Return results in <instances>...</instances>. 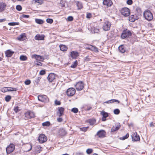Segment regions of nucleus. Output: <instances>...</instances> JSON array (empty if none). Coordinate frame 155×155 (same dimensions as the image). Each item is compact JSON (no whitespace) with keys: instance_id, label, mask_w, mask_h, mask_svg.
<instances>
[{"instance_id":"obj_55","label":"nucleus","mask_w":155,"mask_h":155,"mask_svg":"<svg viewBox=\"0 0 155 155\" xmlns=\"http://www.w3.org/2000/svg\"><path fill=\"white\" fill-rule=\"evenodd\" d=\"M40 79L41 78L38 77L36 79V80H35V81L36 82L37 84H38L39 82Z\"/></svg>"},{"instance_id":"obj_9","label":"nucleus","mask_w":155,"mask_h":155,"mask_svg":"<svg viewBox=\"0 0 155 155\" xmlns=\"http://www.w3.org/2000/svg\"><path fill=\"white\" fill-rule=\"evenodd\" d=\"M75 93V90L74 88H68L66 91V93L68 96H73Z\"/></svg>"},{"instance_id":"obj_37","label":"nucleus","mask_w":155,"mask_h":155,"mask_svg":"<svg viewBox=\"0 0 155 155\" xmlns=\"http://www.w3.org/2000/svg\"><path fill=\"white\" fill-rule=\"evenodd\" d=\"M50 123L49 121H46L43 123L42 125L43 126H48L50 125Z\"/></svg>"},{"instance_id":"obj_19","label":"nucleus","mask_w":155,"mask_h":155,"mask_svg":"<svg viewBox=\"0 0 155 155\" xmlns=\"http://www.w3.org/2000/svg\"><path fill=\"white\" fill-rule=\"evenodd\" d=\"M120 124H115V126H114L111 129V132H114L118 130L120 128Z\"/></svg>"},{"instance_id":"obj_12","label":"nucleus","mask_w":155,"mask_h":155,"mask_svg":"<svg viewBox=\"0 0 155 155\" xmlns=\"http://www.w3.org/2000/svg\"><path fill=\"white\" fill-rule=\"evenodd\" d=\"M55 78V75L54 73H50L48 76L47 79L50 82L53 81Z\"/></svg>"},{"instance_id":"obj_61","label":"nucleus","mask_w":155,"mask_h":155,"mask_svg":"<svg viewBox=\"0 0 155 155\" xmlns=\"http://www.w3.org/2000/svg\"><path fill=\"white\" fill-rule=\"evenodd\" d=\"M150 126L151 127H154V125L153 122H152L150 123Z\"/></svg>"},{"instance_id":"obj_18","label":"nucleus","mask_w":155,"mask_h":155,"mask_svg":"<svg viewBox=\"0 0 155 155\" xmlns=\"http://www.w3.org/2000/svg\"><path fill=\"white\" fill-rule=\"evenodd\" d=\"M103 4L107 6H110L112 4V2L111 0H104Z\"/></svg>"},{"instance_id":"obj_15","label":"nucleus","mask_w":155,"mask_h":155,"mask_svg":"<svg viewBox=\"0 0 155 155\" xmlns=\"http://www.w3.org/2000/svg\"><path fill=\"white\" fill-rule=\"evenodd\" d=\"M70 54L71 57L74 59H76L79 56L78 53L77 51H74L71 52Z\"/></svg>"},{"instance_id":"obj_20","label":"nucleus","mask_w":155,"mask_h":155,"mask_svg":"<svg viewBox=\"0 0 155 155\" xmlns=\"http://www.w3.org/2000/svg\"><path fill=\"white\" fill-rule=\"evenodd\" d=\"M6 5L4 3H0V12H3L6 7Z\"/></svg>"},{"instance_id":"obj_13","label":"nucleus","mask_w":155,"mask_h":155,"mask_svg":"<svg viewBox=\"0 0 155 155\" xmlns=\"http://www.w3.org/2000/svg\"><path fill=\"white\" fill-rule=\"evenodd\" d=\"M58 134L60 136H64L66 134L67 131L65 129L61 128L59 130Z\"/></svg>"},{"instance_id":"obj_62","label":"nucleus","mask_w":155,"mask_h":155,"mask_svg":"<svg viewBox=\"0 0 155 155\" xmlns=\"http://www.w3.org/2000/svg\"><path fill=\"white\" fill-rule=\"evenodd\" d=\"M87 129V128H82V130L83 131H86Z\"/></svg>"},{"instance_id":"obj_3","label":"nucleus","mask_w":155,"mask_h":155,"mask_svg":"<svg viewBox=\"0 0 155 155\" xmlns=\"http://www.w3.org/2000/svg\"><path fill=\"white\" fill-rule=\"evenodd\" d=\"M15 145L12 143H11L6 148V151L7 154H10L12 152L15 150Z\"/></svg>"},{"instance_id":"obj_60","label":"nucleus","mask_w":155,"mask_h":155,"mask_svg":"<svg viewBox=\"0 0 155 155\" xmlns=\"http://www.w3.org/2000/svg\"><path fill=\"white\" fill-rule=\"evenodd\" d=\"M92 109V107H87V108H86V111H89L90 110H91Z\"/></svg>"},{"instance_id":"obj_8","label":"nucleus","mask_w":155,"mask_h":155,"mask_svg":"<svg viewBox=\"0 0 155 155\" xmlns=\"http://www.w3.org/2000/svg\"><path fill=\"white\" fill-rule=\"evenodd\" d=\"M111 26V23L108 21H106L104 23L103 28L104 30L108 31L110 30Z\"/></svg>"},{"instance_id":"obj_26","label":"nucleus","mask_w":155,"mask_h":155,"mask_svg":"<svg viewBox=\"0 0 155 155\" xmlns=\"http://www.w3.org/2000/svg\"><path fill=\"white\" fill-rule=\"evenodd\" d=\"M41 147L40 145H38L36 146L35 148V151L36 153H39L41 151Z\"/></svg>"},{"instance_id":"obj_31","label":"nucleus","mask_w":155,"mask_h":155,"mask_svg":"<svg viewBox=\"0 0 155 155\" xmlns=\"http://www.w3.org/2000/svg\"><path fill=\"white\" fill-rule=\"evenodd\" d=\"M114 102H118V103H120V101H119L116 99H112L107 101L106 102H105V103H106L107 104H109L114 103Z\"/></svg>"},{"instance_id":"obj_54","label":"nucleus","mask_w":155,"mask_h":155,"mask_svg":"<svg viewBox=\"0 0 155 155\" xmlns=\"http://www.w3.org/2000/svg\"><path fill=\"white\" fill-rule=\"evenodd\" d=\"M54 102L55 104L56 105H60L61 104V102L60 101H58L57 100H56Z\"/></svg>"},{"instance_id":"obj_32","label":"nucleus","mask_w":155,"mask_h":155,"mask_svg":"<svg viewBox=\"0 0 155 155\" xmlns=\"http://www.w3.org/2000/svg\"><path fill=\"white\" fill-rule=\"evenodd\" d=\"M25 37V33H23L18 37V39L20 40H23L24 39V38Z\"/></svg>"},{"instance_id":"obj_33","label":"nucleus","mask_w":155,"mask_h":155,"mask_svg":"<svg viewBox=\"0 0 155 155\" xmlns=\"http://www.w3.org/2000/svg\"><path fill=\"white\" fill-rule=\"evenodd\" d=\"M136 11L137 13V15L138 16L141 15L142 13V11L140 8L137 7L136 9Z\"/></svg>"},{"instance_id":"obj_36","label":"nucleus","mask_w":155,"mask_h":155,"mask_svg":"<svg viewBox=\"0 0 155 155\" xmlns=\"http://www.w3.org/2000/svg\"><path fill=\"white\" fill-rule=\"evenodd\" d=\"M78 65V61H76L74 62L73 63L71 64V68H74L76 67Z\"/></svg>"},{"instance_id":"obj_25","label":"nucleus","mask_w":155,"mask_h":155,"mask_svg":"<svg viewBox=\"0 0 155 155\" xmlns=\"http://www.w3.org/2000/svg\"><path fill=\"white\" fill-rule=\"evenodd\" d=\"M137 19L136 15H132L129 18V21L131 22H133Z\"/></svg>"},{"instance_id":"obj_24","label":"nucleus","mask_w":155,"mask_h":155,"mask_svg":"<svg viewBox=\"0 0 155 155\" xmlns=\"http://www.w3.org/2000/svg\"><path fill=\"white\" fill-rule=\"evenodd\" d=\"M45 36L44 35H40L39 34H37L35 37V39L38 40H41L44 39Z\"/></svg>"},{"instance_id":"obj_1","label":"nucleus","mask_w":155,"mask_h":155,"mask_svg":"<svg viewBox=\"0 0 155 155\" xmlns=\"http://www.w3.org/2000/svg\"><path fill=\"white\" fill-rule=\"evenodd\" d=\"M143 15L144 18L148 21H151L153 18L152 14L149 10L145 11L143 12Z\"/></svg>"},{"instance_id":"obj_44","label":"nucleus","mask_w":155,"mask_h":155,"mask_svg":"<svg viewBox=\"0 0 155 155\" xmlns=\"http://www.w3.org/2000/svg\"><path fill=\"white\" fill-rule=\"evenodd\" d=\"M114 112L115 114H118L120 113V111L119 109H117L114 110Z\"/></svg>"},{"instance_id":"obj_35","label":"nucleus","mask_w":155,"mask_h":155,"mask_svg":"<svg viewBox=\"0 0 155 155\" xmlns=\"http://www.w3.org/2000/svg\"><path fill=\"white\" fill-rule=\"evenodd\" d=\"M101 114L103 116V117L105 118L107 117L108 116V114L107 113L105 112L104 111H102Z\"/></svg>"},{"instance_id":"obj_28","label":"nucleus","mask_w":155,"mask_h":155,"mask_svg":"<svg viewBox=\"0 0 155 155\" xmlns=\"http://www.w3.org/2000/svg\"><path fill=\"white\" fill-rule=\"evenodd\" d=\"M118 50L122 53H124L125 51V49L123 45H121L119 46L118 47Z\"/></svg>"},{"instance_id":"obj_57","label":"nucleus","mask_w":155,"mask_h":155,"mask_svg":"<svg viewBox=\"0 0 155 155\" xmlns=\"http://www.w3.org/2000/svg\"><path fill=\"white\" fill-rule=\"evenodd\" d=\"M29 16L28 15H22V17L23 18H28L29 17Z\"/></svg>"},{"instance_id":"obj_7","label":"nucleus","mask_w":155,"mask_h":155,"mask_svg":"<svg viewBox=\"0 0 155 155\" xmlns=\"http://www.w3.org/2000/svg\"><path fill=\"white\" fill-rule=\"evenodd\" d=\"M131 33L130 31L126 29L123 31V33L121 35V37L122 38H125L131 35Z\"/></svg>"},{"instance_id":"obj_11","label":"nucleus","mask_w":155,"mask_h":155,"mask_svg":"<svg viewBox=\"0 0 155 155\" xmlns=\"http://www.w3.org/2000/svg\"><path fill=\"white\" fill-rule=\"evenodd\" d=\"M132 140L133 141H138L140 140L139 136L136 132L133 133L131 135Z\"/></svg>"},{"instance_id":"obj_46","label":"nucleus","mask_w":155,"mask_h":155,"mask_svg":"<svg viewBox=\"0 0 155 155\" xmlns=\"http://www.w3.org/2000/svg\"><path fill=\"white\" fill-rule=\"evenodd\" d=\"M16 9L17 10L20 11L22 9V7L20 5H17L16 6Z\"/></svg>"},{"instance_id":"obj_2","label":"nucleus","mask_w":155,"mask_h":155,"mask_svg":"<svg viewBox=\"0 0 155 155\" xmlns=\"http://www.w3.org/2000/svg\"><path fill=\"white\" fill-rule=\"evenodd\" d=\"M84 84L83 81H80L77 83L75 87L78 91H80L82 90L84 87Z\"/></svg>"},{"instance_id":"obj_4","label":"nucleus","mask_w":155,"mask_h":155,"mask_svg":"<svg viewBox=\"0 0 155 155\" xmlns=\"http://www.w3.org/2000/svg\"><path fill=\"white\" fill-rule=\"evenodd\" d=\"M121 13L123 15L127 17L130 15V10L128 8H125L121 9Z\"/></svg>"},{"instance_id":"obj_58","label":"nucleus","mask_w":155,"mask_h":155,"mask_svg":"<svg viewBox=\"0 0 155 155\" xmlns=\"http://www.w3.org/2000/svg\"><path fill=\"white\" fill-rule=\"evenodd\" d=\"M57 121L59 122H61L62 121V119L61 117H59L57 118Z\"/></svg>"},{"instance_id":"obj_48","label":"nucleus","mask_w":155,"mask_h":155,"mask_svg":"<svg viewBox=\"0 0 155 155\" xmlns=\"http://www.w3.org/2000/svg\"><path fill=\"white\" fill-rule=\"evenodd\" d=\"M2 91L3 92H5L8 91V87H5L2 89Z\"/></svg>"},{"instance_id":"obj_34","label":"nucleus","mask_w":155,"mask_h":155,"mask_svg":"<svg viewBox=\"0 0 155 155\" xmlns=\"http://www.w3.org/2000/svg\"><path fill=\"white\" fill-rule=\"evenodd\" d=\"M27 59V57L25 55H21L20 57V59L22 61H26Z\"/></svg>"},{"instance_id":"obj_59","label":"nucleus","mask_w":155,"mask_h":155,"mask_svg":"<svg viewBox=\"0 0 155 155\" xmlns=\"http://www.w3.org/2000/svg\"><path fill=\"white\" fill-rule=\"evenodd\" d=\"M35 64L38 66H42V64L40 62H38L37 63H35Z\"/></svg>"},{"instance_id":"obj_17","label":"nucleus","mask_w":155,"mask_h":155,"mask_svg":"<svg viewBox=\"0 0 155 155\" xmlns=\"http://www.w3.org/2000/svg\"><path fill=\"white\" fill-rule=\"evenodd\" d=\"M105 133L104 130H101L97 133L96 135L99 137H104Z\"/></svg>"},{"instance_id":"obj_47","label":"nucleus","mask_w":155,"mask_h":155,"mask_svg":"<svg viewBox=\"0 0 155 155\" xmlns=\"http://www.w3.org/2000/svg\"><path fill=\"white\" fill-rule=\"evenodd\" d=\"M14 110L15 111V113H17L20 110L19 109V107L17 106L14 108Z\"/></svg>"},{"instance_id":"obj_29","label":"nucleus","mask_w":155,"mask_h":155,"mask_svg":"<svg viewBox=\"0 0 155 155\" xmlns=\"http://www.w3.org/2000/svg\"><path fill=\"white\" fill-rule=\"evenodd\" d=\"M35 21L36 23L40 25L42 24L44 22V21L43 20L38 18L35 19Z\"/></svg>"},{"instance_id":"obj_23","label":"nucleus","mask_w":155,"mask_h":155,"mask_svg":"<svg viewBox=\"0 0 155 155\" xmlns=\"http://www.w3.org/2000/svg\"><path fill=\"white\" fill-rule=\"evenodd\" d=\"M14 53V52L8 50L5 52V55L8 57H11Z\"/></svg>"},{"instance_id":"obj_39","label":"nucleus","mask_w":155,"mask_h":155,"mask_svg":"<svg viewBox=\"0 0 155 155\" xmlns=\"http://www.w3.org/2000/svg\"><path fill=\"white\" fill-rule=\"evenodd\" d=\"M78 109L77 108L75 107L73 108L71 110V111L72 112L75 113H76L78 112Z\"/></svg>"},{"instance_id":"obj_14","label":"nucleus","mask_w":155,"mask_h":155,"mask_svg":"<svg viewBox=\"0 0 155 155\" xmlns=\"http://www.w3.org/2000/svg\"><path fill=\"white\" fill-rule=\"evenodd\" d=\"M64 110V108L63 107H58V111L57 112L58 116L59 117H61L63 115Z\"/></svg>"},{"instance_id":"obj_52","label":"nucleus","mask_w":155,"mask_h":155,"mask_svg":"<svg viewBox=\"0 0 155 155\" xmlns=\"http://www.w3.org/2000/svg\"><path fill=\"white\" fill-rule=\"evenodd\" d=\"M127 4L129 5H131L132 4L133 2L132 0H127Z\"/></svg>"},{"instance_id":"obj_10","label":"nucleus","mask_w":155,"mask_h":155,"mask_svg":"<svg viewBox=\"0 0 155 155\" xmlns=\"http://www.w3.org/2000/svg\"><path fill=\"white\" fill-rule=\"evenodd\" d=\"M25 116L26 119H28L34 117L35 116V114L33 112L29 111L25 113Z\"/></svg>"},{"instance_id":"obj_50","label":"nucleus","mask_w":155,"mask_h":155,"mask_svg":"<svg viewBox=\"0 0 155 155\" xmlns=\"http://www.w3.org/2000/svg\"><path fill=\"white\" fill-rule=\"evenodd\" d=\"M25 83L26 85H29L31 83V81L29 80H27L25 81Z\"/></svg>"},{"instance_id":"obj_63","label":"nucleus","mask_w":155,"mask_h":155,"mask_svg":"<svg viewBox=\"0 0 155 155\" xmlns=\"http://www.w3.org/2000/svg\"><path fill=\"white\" fill-rule=\"evenodd\" d=\"M99 31L98 29L96 28L95 29H94V33H97Z\"/></svg>"},{"instance_id":"obj_42","label":"nucleus","mask_w":155,"mask_h":155,"mask_svg":"<svg viewBox=\"0 0 155 155\" xmlns=\"http://www.w3.org/2000/svg\"><path fill=\"white\" fill-rule=\"evenodd\" d=\"M19 23L18 22H10L9 23L8 25L10 26H14L16 25H18Z\"/></svg>"},{"instance_id":"obj_27","label":"nucleus","mask_w":155,"mask_h":155,"mask_svg":"<svg viewBox=\"0 0 155 155\" xmlns=\"http://www.w3.org/2000/svg\"><path fill=\"white\" fill-rule=\"evenodd\" d=\"M60 50L63 51H66L68 49L67 47L64 45H60Z\"/></svg>"},{"instance_id":"obj_5","label":"nucleus","mask_w":155,"mask_h":155,"mask_svg":"<svg viewBox=\"0 0 155 155\" xmlns=\"http://www.w3.org/2000/svg\"><path fill=\"white\" fill-rule=\"evenodd\" d=\"M38 140L40 143H43L47 141V138L45 135L42 134L40 135Z\"/></svg>"},{"instance_id":"obj_64","label":"nucleus","mask_w":155,"mask_h":155,"mask_svg":"<svg viewBox=\"0 0 155 155\" xmlns=\"http://www.w3.org/2000/svg\"><path fill=\"white\" fill-rule=\"evenodd\" d=\"M77 155H83V154L82 153H77Z\"/></svg>"},{"instance_id":"obj_38","label":"nucleus","mask_w":155,"mask_h":155,"mask_svg":"<svg viewBox=\"0 0 155 155\" xmlns=\"http://www.w3.org/2000/svg\"><path fill=\"white\" fill-rule=\"evenodd\" d=\"M93 151V150L91 149H88L87 150L86 152L87 154H90Z\"/></svg>"},{"instance_id":"obj_53","label":"nucleus","mask_w":155,"mask_h":155,"mask_svg":"<svg viewBox=\"0 0 155 155\" xmlns=\"http://www.w3.org/2000/svg\"><path fill=\"white\" fill-rule=\"evenodd\" d=\"M67 19L68 21H71L73 20V18L72 16H70L68 17Z\"/></svg>"},{"instance_id":"obj_22","label":"nucleus","mask_w":155,"mask_h":155,"mask_svg":"<svg viewBox=\"0 0 155 155\" xmlns=\"http://www.w3.org/2000/svg\"><path fill=\"white\" fill-rule=\"evenodd\" d=\"M88 46L87 47H86L87 49L95 52L98 51L97 48L96 47L89 45H88Z\"/></svg>"},{"instance_id":"obj_40","label":"nucleus","mask_w":155,"mask_h":155,"mask_svg":"<svg viewBox=\"0 0 155 155\" xmlns=\"http://www.w3.org/2000/svg\"><path fill=\"white\" fill-rule=\"evenodd\" d=\"M11 97L9 95H8L5 97V100L7 102H8L11 100Z\"/></svg>"},{"instance_id":"obj_6","label":"nucleus","mask_w":155,"mask_h":155,"mask_svg":"<svg viewBox=\"0 0 155 155\" xmlns=\"http://www.w3.org/2000/svg\"><path fill=\"white\" fill-rule=\"evenodd\" d=\"M38 99L39 101L44 103H47L49 101V99L47 96L45 95L38 96Z\"/></svg>"},{"instance_id":"obj_43","label":"nucleus","mask_w":155,"mask_h":155,"mask_svg":"<svg viewBox=\"0 0 155 155\" xmlns=\"http://www.w3.org/2000/svg\"><path fill=\"white\" fill-rule=\"evenodd\" d=\"M8 91H16L17 90V89L15 88H13L11 87H8Z\"/></svg>"},{"instance_id":"obj_16","label":"nucleus","mask_w":155,"mask_h":155,"mask_svg":"<svg viewBox=\"0 0 155 155\" xmlns=\"http://www.w3.org/2000/svg\"><path fill=\"white\" fill-rule=\"evenodd\" d=\"M32 144L31 143H27L25 146V151L26 152H28L30 151L32 148Z\"/></svg>"},{"instance_id":"obj_41","label":"nucleus","mask_w":155,"mask_h":155,"mask_svg":"<svg viewBox=\"0 0 155 155\" xmlns=\"http://www.w3.org/2000/svg\"><path fill=\"white\" fill-rule=\"evenodd\" d=\"M129 134L128 133L125 136H123L122 137L120 138V139L122 140H124L125 139H127L129 137Z\"/></svg>"},{"instance_id":"obj_21","label":"nucleus","mask_w":155,"mask_h":155,"mask_svg":"<svg viewBox=\"0 0 155 155\" xmlns=\"http://www.w3.org/2000/svg\"><path fill=\"white\" fill-rule=\"evenodd\" d=\"M32 57L35 58L36 60L41 61H43L44 60L43 58L39 55L34 54L32 55Z\"/></svg>"},{"instance_id":"obj_30","label":"nucleus","mask_w":155,"mask_h":155,"mask_svg":"<svg viewBox=\"0 0 155 155\" xmlns=\"http://www.w3.org/2000/svg\"><path fill=\"white\" fill-rule=\"evenodd\" d=\"M88 122L91 125H92L95 123L96 120L94 119H90L88 120Z\"/></svg>"},{"instance_id":"obj_51","label":"nucleus","mask_w":155,"mask_h":155,"mask_svg":"<svg viewBox=\"0 0 155 155\" xmlns=\"http://www.w3.org/2000/svg\"><path fill=\"white\" fill-rule=\"evenodd\" d=\"M45 73V71L44 70H42L40 71L39 74L41 75H43Z\"/></svg>"},{"instance_id":"obj_45","label":"nucleus","mask_w":155,"mask_h":155,"mask_svg":"<svg viewBox=\"0 0 155 155\" xmlns=\"http://www.w3.org/2000/svg\"><path fill=\"white\" fill-rule=\"evenodd\" d=\"M53 20L51 18H47L46 19V21L47 23L51 24L53 22Z\"/></svg>"},{"instance_id":"obj_56","label":"nucleus","mask_w":155,"mask_h":155,"mask_svg":"<svg viewBox=\"0 0 155 155\" xmlns=\"http://www.w3.org/2000/svg\"><path fill=\"white\" fill-rule=\"evenodd\" d=\"M91 14L90 13H87V14L86 17L87 18H90L91 17Z\"/></svg>"},{"instance_id":"obj_49","label":"nucleus","mask_w":155,"mask_h":155,"mask_svg":"<svg viewBox=\"0 0 155 155\" xmlns=\"http://www.w3.org/2000/svg\"><path fill=\"white\" fill-rule=\"evenodd\" d=\"M77 6L79 9H81L82 8V6L81 4L79 2L77 4Z\"/></svg>"}]
</instances>
